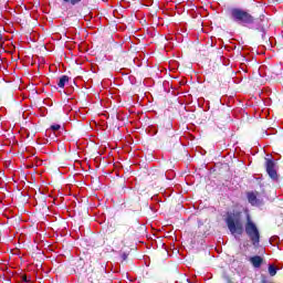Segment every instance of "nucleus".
I'll return each instance as SVG.
<instances>
[{"mask_svg":"<svg viewBox=\"0 0 283 283\" xmlns=\"http://www.w3.org/2000/svg\"><path fill=\"white\" fill-rule=\"evenodd\" d=\"M270 242H271V244H273V242H277V237H272V238L270 239Z\"/></svg>","mask_w":283,"mask_h":283,"instance_id":"11","label":"nucleus"},{"mask_svg":"<svg viewBox=\"0 0 283 283\" xmlns=\"http://www.w3.org/2000/svg\"><path fill=\"white\" fill-rule=\"evenodd\" d=\"M250 262L254 269H260L262 266V262H264V259H262L260 255H255L250 258Z\"/></svg>","mask_w":283,"mask_h":283,"instance_id":"6","label":"nucleus"},{"mask_svg":"<svg viewBox=\"0 0 283 283\" xmlns=\"http://www.w3.org/2000/svg\"><path fill=\"white\" fill-rule=\"evenodd\" d=\"M51 129H52L53 132H59V129H61V125H59V124L52 125V126H51Z\"/></svg>","mask_w":283,"mask_h":283,"instance_id":"10","label":"nucleus"},{"mask_svg":"<svg viewBox=\"0 0 283 283\" xmlns=\"http://www.w3.org/2000/svg\"><path fill=\"white\" fill-rule=\"evenodd\" d=\"M70 81V77L67 75H64L60 78L57 85L59 87H65V84Z\"/></svg>","mask_w":283,"mask_h":283,"instance_id":"7","label":"nucleus"},{"mask_svg":"<svg viewBox=\"0 0 283 283\" xmlns=\"http://www.w3.org/2000/svg\"><path fill=\"white\" fill-rule=\"evenodd\" d=\"M23 281H24V282H28V276H23Z\"/></svg>","mask_w":283,"mask_h":283,"instance_id":"14","label":"nucleus"},{"mask_svg":"<svg viewBox=\"0 0 283 283\" xmlns=\"http://www.w3.org/2000/svg\"><path fill=\"white\" fill-rule=\"evenodd\" d=\"M123 260H127V254H123Z\"/></svg>","mask_w":283,"mask_h":283,"instance_id":"13","label":"nucleus"},{"mask_svg":"<svg viewBox=\"0 0 283 283\" xmlns=\"http://www.w3.org/2000/svg\"><path fill=\"white\" fill-rule=\"evenodd\" d=\"M245 233L250 238L253 247H258L260 244V230H258V226L251 221V217H248Z\"/></svg>","mask_w":283,"mask_h":283,"instance_id":"2","label":"nucleus"},{"mask_svg":"<svg viewBox=\"0 0 283 283\" xmlns=\"http://www.w3.org/2000/svg\"><path fill=\"white\" fill-rule=\"evenodd\" d=\"M230 14L237 23H253V15L242 9H231Z\"/></svg>","mask_w":283,"mask_h":283,"instance_id":"3","label":"nucleus"},{"mask_svg":"<svg viewBox=\"0 0 283 283\" xmlns=\"http://www.w3.org/2000/svg\"><path fill=\"white\" fill-rule=\"evenodd\" d=\"M277 273V270L275 269V266L270 265L269 266V274L271 275V277L275 276Z\"/></svg>","mask_w":283,"mask_h":283,"instance_id":"8","label":"nucleus"},{"mask_svg":"<svg viewBox=\"0 0 283 283\" xmlns=\"http://www.w3.org/2000/svg\"><path fill=\"white\" fill-rule=\"evenodd\" d=\"M248 200L252 207H260L262 206V199L258 198L255 192H248Z\"/></svg>","mask_w":283,"mask_h":283,"instance_id":"5","label":"nucleus"},{"mask_svg":"<svg viewBox=\"0 0 283 283\" xmlns=\"http://www.w3.org/2000/svg\"><path fill=\"white\" fill-rule=\"evenodd\" d=\"M226 223L232 235H242V233H244V222L240 213L229 212L226 218Z\"/></svg>","mask_w":283,"mask_h":283,"instance_id":"1","label":"nucleus"},{"mask_svg":"<svg viewBox=\"0 0 283 283\" xmlns=\"http://www.w3.org/2000/svg\"><path fill=\"white\" fill-rule=\"evenodd\" d=\"M0 43H3V35L0 33Z\"/></svg>","mask_w":283,"mask_h":283,"instance_id":"12","label":"nucleus"},{"mask_svg":"<svg viewBox=\"0 0 283 283\" xmlns=\"http://www.w3.org/2000/svg\"><path fill=\"white\" fill-rule=\"evenodd\" d=\"M265 168H266V171H268L270 178H272V180H277V171H275V163H273V160L266 158L265 159Z\"/></svg>","mask_w":283,"mask_h":283,"instance_id":"4","label":"nucleus"},{"mask_svg":"<svg viewBox=\"0 0 283 283\" xmlns=\"http://www.w3.org/2000/svg\"><path fill=\"white\" fill-rule=\"evenodd\" d=\"M82 0H63L64 3H71V6H76V3H81Z\"/></svg>","mask_w":283,"mask_h":283,"instance_id":"9","label":"nucleus"}]
</instances>
